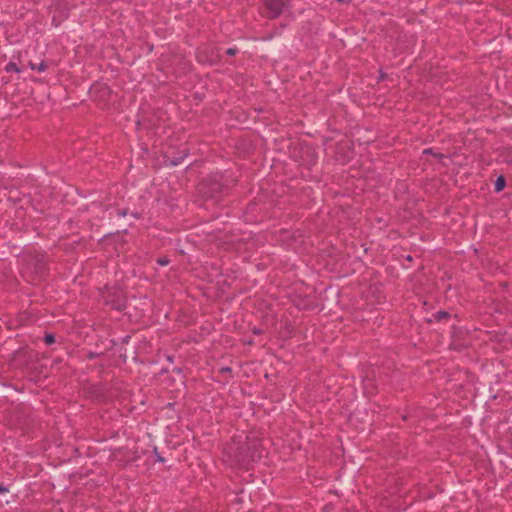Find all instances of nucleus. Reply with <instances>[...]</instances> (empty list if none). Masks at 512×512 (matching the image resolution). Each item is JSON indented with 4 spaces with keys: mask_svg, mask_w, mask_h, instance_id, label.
I'll return each mask as SVG.
<instances>
[{
    "mask_svg": "<svg viewBox=\"0 0 512 512\" xmlns=\"http://www.w3.org/2000/svg\"><path fill=\"white\" fill-rule=\"evenodd\" d=\"M265 6L270 18L278 17L286 7L285 0H265Z\"/></svg>",
    "mask_w": 512,
    "mask_h": 512,
    "instance_id": "f257e3e1",
    "label": "nucleus"
},
{
    "mask_svg": "<svg viewBox=\"0 0 512 512\" xmlns=\"http://www.w3.org/2000/svg\"><path fill=\"white\" fill-rule=\"evenodd\" d=\"M29 66L32 70H37L38 72H44L47 69V65L44 61L39 63L38 65L35 63L30 62Z\"/></svg>",
    "mask_w": 512,
    "mask_h": 512,
    "instance_id": "f03ea898",
    "label": "nucleus"
},
{
    "mask_svg": "<svg viewBox=\"0 0 512 512\" xmlns=\"http://www.w3.org/2000/svg\"><path fill=\"white\" fill-rule=\"evenodd\" d=\"M505 187V179L503 176H499L495 182V190L497 192L501 191Z\"/></svg>",
    "mask_w": 512,
    "mask_h": 512,
    "instance_id": "7ed1b4c3",
    "label": "nucleus"
},
{
    "mask_svg": "<svg viewBox=\"0 0 512 512\" xmlns=\"http://www.w3.org/2000/svg\"><path fill=\"white\" fill-rule=\"evenodd\" d=\"M5 70L7 72H17V73L20 72V69L18 68V66L13 62L8 63L5 67Z\"/></svg>",
    "mask_w": 512,
    "mask_h": 512,
    "instance_id": "20e7f679",
    "label": "nucleus"
},
{
    "mask_svg": "<svg viewBox=\"0 0 512 512\" xmlns=\"http://www.w3.org/2000/svg\"><path fill=\"white\" fill-rule=\"evenodd\" d=\"M44 342L47 344V345H51L55 342V337L53 334H46L45 337H44Z\"/></svg>",
    "mask_w": 512,
    "mask_h": 512,
    "instance_id": "39448f33",
    "label": "nucleus"
},
{
    "mask_svg": "<svg viewBox=\"0 0 512 512\" xmlns=\"http://www.w3.org/2000/svg\"><path fill=\"white\" fill-rule=\"evenodd\" d=\"M157 262H158L160 265H162V266H165V265H168V264H169V260H168V258H166V257H165V258H159V259L157 260Z\"/></svg>",
    "mask_w": 512,
    "mask_h": 512,
    "instance_id": "423d86ee",
    "label": "nucleus"
},
{
    "mask_svg": "<svg viewBox=\"0 0 512 512\" xmlns=\"http://www.w3.org/2000/svg\"><path fill=\"white\" fill-rule=\"evenodd\" d=\"M237 51L238 50L236 48H229L227 49V54L230 56H234L237 53Z\"/></svg>",
    "mask_w": 512,
    "mask_h": 512,
    "instance_id": "0eeeda50",
    "label": "nucleus"
},
{
    "mask_svg": "<svg viewBox=\"0 0 512 512\" xmlns=\"http://www.w3.org/2000/svg\"><path fill=\"white\" fill-rule=\"evenodd\" d=\"M8 492V489L0 484V494Z\"/></svg>",
    "mask_w": 512,
    "mask_h": 512,
    "instance_id": "6e6552de",
    "label": "nucleus"
},
{
    "mask_svg": "<svg viewBox=\"0 0 512 512\" xmlns=\"http://www.w3.org/2000/svg\"><path fill=\"white\" fill-rule=\"evenodd\" d=\"M430 152H431V150H430V149H425V150L423 151V153H424V154H427V153H430Z\"/></svg>",
    "mask_w": 512,
    "mask_h": 512,
    "instance_id": "1a4fd4ad",
    "label": "nucleus"
},
{
    "mask_svg": "<svg viewBox=\"0 0 512 512\" xmlns=\"http://www.w3.org/2000/svg\"><path fill=\"white\" fill-rule=\"evenodd\" d=\"M338 2H343L344 0H337Z\"/></svg>",
    "mask_w": 512,
    "mask_h": 512,
    "instance_id": "9d476101",
    "label": "nucleus"
}]
</instances>
